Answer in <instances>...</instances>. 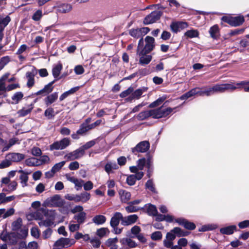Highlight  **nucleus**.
Masks as SVG:
<instances>
[{
    "label": "nucleus",
    "mask_w": 249,
    "mask_h": 249,
    "mask_svg": "<svg viewBox=\"0 0 249 249\" xmlns=\"http://www.w3.org/2000/svg\"><path fill=\"white\" fill-rule=\"evenodd\" d=\"M40 211L42 212L44 217L41 220L38 222L39 226L47 227L53 225L55 218L54 213L44 209H41Z\"/></svg>",
    "instance_id": "1"
},
{
    "label": "nucleus",
    "mask_w": 249,
    "mask_h": 249,
    "mask_svg": "<svg viewBox=\"0 0 249 249\" xmlns=\"http://www.w3.org/2000/svg\"><path fill=\"white\" fill-rule=\"evenodd\" d=\"M142 42L143 38H141L139 41L138 45L137 47V54L140 56V64L142 65H144L148 64L151 61L152 59V56L150 55H146L149 53H146L144 52L143 53H141V52H142L141 43H142Z\"/></svg>",
    "instance_id": "2"
},
{
    "label": "nucleus",
    "mask_w": 249,
    "mask_h": 249,
    "mask_svg": "<svg viewBox=\"0 0 249 249\" xmlns=\"http://www.w3.org/2000/svg\"><path fill=\"white\" fill-rule=\"evenodd\" d=\"M63 200L58 195L48 198L43 203L46 207H60L63 205Z\"/></svg>",
    "instance_id": "3"
},
{
    "label": "nucleus",
    "mask_w": 249,
    "mask_h": 249,
    "mask_svg": "<svg viewBox=\"0 0 249 249\" xmlns=\"http://www.w3.org/2000/svg\"><path fill=\"white\" fill-rule=\"evenodd\" d=\"M71 144V141L68 138H64L60 141H57L50 145V150H63L67 148Z\"/></svg>",
    "instance_id": "4"
},
{
    "label": "nucleus",
    "mask_w": 249,
    "mask_h": 249,
    "mask_svg": "<svg viewBox=\"0 0 249 249\" xmlns=\"http://www.w3.org/2000/svg\"><path fill=\"white\" fill-rule=\"evenodd\" d=\"M150 110L151 117L155 119H159L167 116L172 112L173 109L171 107H168L166 108L160 107L157 109H151Z\"/></svg>",
    "instance_id": "5"
},
{
    "label": "nucleus",
    "mask_w": 249,
    "mask_h": 249,
    "mask_svg": "<svg viewBox=\"0 0 249 249\" xmlns=\"http://www.w3.org/2000/svg\"><path fill=\"white\" fill-rule=\"evenodd\" d=\"M74 243L75 241L73 239L62 237L54 243L53 248L54 249H61L69 247Z\"/></svg>",
    "instance_id": "6"
},
{
    "label": "nucleus",
    "mask_w": 249,
    "mask_h": 249,
    "mask_svg": "<svg viewBox=\"0 0 249 249\" xmlns=\"http://www.w3.org/2000/svg\"><path fill=\"white\" fill-rule=\"evenodd\" d=\"M212 88L213 93L215 92H223L226 90H233L238 88L236 84H225L216 85Z\"/></svg>",
    "instance_id": "7"
},
{
    "label": "nucleus",
    "mask_w": 249,
    "mask_h": 249,
    "mask_svg": "<svg viewBox=\"0 0 249 249\" xmlns=\"http://www.w3.org/2000/svg\"><path fill=\"white\" fill-rule=\"evenodd\" d=\"M145 45L144 47H143V42L141 43L142 52L141 53L142 54L144 52L146 53H150L154 48L155 46V39L154 38L150 36H147L145 38Z\"/></svg>",
    "instance_id": "8"
},
{
    "label": "nucleus",
    "mask_w": 249,
    "mask_h": 249,
    "mask_svg": "<svg viewBox=\"0 0 249 249\" xmlns=\"http://www.w3.org/2000/svg\"><path fill=\"white\" fill-rule=\"evenodd\" d=\"M147 164L148 168L150 167V160L148 159L147 161L144 158L139 159L137 161V166H133L129 167V170L132 173H137L139 170H143L145 165Z\"/></svg>",
    "instance_id": "9"
},
{
    "label": "nucleus",
    "mask_w": 249,
    "mask_h": 249,
    "mask_svg": "<svg viewBox=\"0 0 249 249\" xmlns=\"http://www.w3.org/2000/svg\"><path fill=\"white\" fill-rule=\"evenodd\" d=\"M0 239L5 242L11 244H15L17 242V237L14 233H7L3 231L0 235Z\"/></svg>",
    "instance_id": "10"
},
{
    "label": "nucleus",
    "mask_w": 249,
    "mask_h": 249,
    "mask_svg": "<svg viewBox=\"0 0 249 249\" xmlns=\"http://www.w3.org/2000/svg\"><path fill=\"white\" fill-rule=\"evenodd\" d=\"M161 15V13L160 11H154L145 18L143 23L144 24L153 23L158 20Z\"/></svg>",
    "instance_id": "11"
},
{
    "label": "nucleus",
    "mask_w": 249,
    "mask_h": 249,
    "mask_svg": "<svg viewBox=\"0 0 249 249\" xmlns=\"http://www.w3.org/2000/svg\"><path fill=\"white\" fill-rule=\"evenodd\" d=\"M149 31L150 29L148 27L132 29L129 31V34L134 37L139 38L145 35Z\"/></svg>",
    "instance_id": "12"
},
{
    "label": "nucleus",
    "mask_w": 249,
    "mask_h": 249,
    "mask_svg": "<svg viewBox=\"0 0 249 249\" xmlns=\"http://www.w3.org/2000/svg\"><path fill=\"white\" fill-rule=\"evenodd\" d=\"M84 154L85 152L79 148L65 155L64 158L68 160H73L82 157Z\"/></svg>",
    "instance_id": "13"
},
{
    "label": "nucleus",
    "mask_w": 249,
    "mask_h": 249,
    "mask_svg": "<svg viewBox=\"0 0 249 249\" xmlns=\"http://www.w3.org/2000/svg\"><path fill=\"white\" fill-rule=\"evenodd\" d=\"M150 146V144L148 141H142L139 143L135 147L132 149L133 153L141 152L144 153L147 151Z\"/></svg>",
    "instance_id": "14"
},
{
    "label": "nucleus",
    "mask_w": 249,
    "mask_h": 249,
    "mask_svg": "<svg viewBox=\"0 0 249 249\" xmlns=\"http://www.w3.org/2000/svg\"><path fill=\"white\" fill-rule=\"evenodd\" d=\"M124 217L123 214L120 212H116L112 216L110 221V224L112 227H117L119 224L120 221H121V223L122 222L123 219Z\"/></svg>",
    "instance_id": "15"
},
{
    "label": "nucleus",
    "mask_w": 249,
    "mask_h": 249,
    "mask_svg": "<svg viewBox=\"0 0 249 249\" xmlns=\"http://www.w3.org/2000/svg\"><path fill=\"white\" fill-rule=\"evenodd\" d=\"M138 217L136 214H132L125 217L123 219L122 225L124 226H129L133 224L137 221Z\"/></svg>",
    "instance_id": "16"
},
{
    "label": "nucleus",
    "mask_w": 249,
    "mask_h": 249,
    "mask_svg": "<svg viewBox=\"0 0 249 249\" xmlns=\"http://www.w3.org/2000/svg\"><path fill=\"white\" fill-rule=\"evenodd\" d=\"M7 155L12 163L19 162L25 157L24 154L19 153H10Z\"/></svg>",
    "instance_id": "17"
},
{
    "label": "nucleus",
    "mask_w": 249,
    "mask_h": 249,
    "mask_svg": "<svg viewBox=\"0 0 249 249\" xmlns=\"http://www.w3.org/2000/svg\"><path fill=\"white\" fill-rule=\"evenodd\" d=\"M176 221L179 225H183L187 229L192 230L195 229L196 225L194 223L189 222L183 218H178Z\"/></svg>",
    "instance_id": "18"
},
{
    "label": "nucleus",
    "mask_w": 249,
    "mask_h": 249,
    "mask_svg": "<svg viewBox=\"0 0 249 249\" xmlns=\"http://www.w3.org/2000/svg\"><path fill=\"white\" fill-rule=\"evenodd\" d=\"M36 74V71L35 69L32 70L31 71L27 72L26 75L28 79L27 85L29 88L33 87L35 84L34 77Z\"/></svg>",
    "instance_id": "19"
},
{
    "label": "nucleus",
    "mask_w": 249,
    "mask_h": 249,
    "mask_svg": "<svg viewBox=\"0 0 249 249\" xmlns=\"http://www.w3.org/2000/svg\"><path fill=\"white\" fill-rule=\"evenodd\" d=\"M146 89H140L132 92V94L126 99L128 101H131L133 99H139L143 92L145 91Z\"/></svg>",
    "instance_id": "20"
},
{
    "label": "nucleus",
    "mask_w": 249,
    "mask_h": 249,
    "mask_svg": "<svg viewBox=\"0 0 249 249\" xmlns=\"http://www.w3.org/2000/svg\"><path fill=\"white\" fill-rule=\"evenodd\" d=\"M119 194L121 200L123 203H126L130 199L131 194L127 191L120 190L119 191Z\"/></svg>",
    "instance_id": "21"
},
{
    "label": "nucleus",
    "mask_w": 249,
    "mask_h": 249,
    "mask_svg": "<svg viewBox=\"0 0 249 249\" xmlns=\"http://www.w3.org/2000/svg\"><path fill=\"white\" fill-rule=\"evenodd\" d=\"M58 98V93L53 92L48 95L44 99V102L46 106H48L55 102Z\"/></svg>",
    "instance_id": "22"
},
{
    "label": "nucleus",
    "mask_w": 249,
    "mask_h": 249,
    "mask_svg": "<svg viewBox=\"0 0 249 249\" xmlns=\"http://www.w3.org/2000/svg\"><path fill=\"white\" fill-rule=\"evenodd\" d=\"M16 143H19V140L18 138L14 137L10 139L7 143H5L2 148V151H7L11 146L16 144Z\"/></svg>",
    "instance_id": "23"
},
{
    "label": "nucleus",
    "mask_w": 249,
    "mask_h": 249,
    "mask_svg": "<svg viewBox=\"0 0 249 249\" xmlns=\"http://www.w3.org/2000/svg\"><path fill=\"white\" fill-rule=\"evenodd\" d=\"M33 107V105L31 104L27 107H24L22 109L19 110L17 113L19 117L25 116L31 112Z\"/></svg>",
    "instance_id": "24"
},
{
    "label": "nucleus",
    "mask_w": 249,
    "mask_h": 249,
    "mask_svg": "<svg viewBox=\"0 0 249 249\" xmlns=\"http://www.w3.org/2000/svg\"><path fill=\"white\" fill-rule=\"evenodd\" d=\"M236 230L235 225H231L225 227L220 229V232L221 234L230 235L232 234Z\"/></svg>",
    "instance_id": "25"
},
{
    "label": "nucleus",
    "mask_w": 249,
    "mask_h": 249,
    "mask_svg": "<svg viewBox=\"0 0 249 249\" xmlns=\"http://www.w3.org/2000/svg\"><path fill=\"white\" fill-rule=\"evenodd\" d=\"M120 243L123 245H127L129 248H135L137 246V243L131 239L124 238L120 240Z\"/></svg>",
    "instance_id": "26"
},
{
    "label": "nucleus",
    "mask_w": 249,
    "mask_h": 249,
    "mask_svg": "<svg viewBox=\"0 0 249 249\" xmlns=\"http://www.w3.org/2000/svg\"><path fill=\"white\" fill-rule=\"evenodd\" d=\"M118 241V238L116 237L109 238L107 240L106 244L107 246L109 248V249H117L118 246L117 245V243Z\"/></svg>",
    "instance_id": "27"
},
{
    "label": "nucleus",
    "mask_w": 249,
    "mask_h": 249,
    "mask_svg": "<svg viewBox=\"0 0 249 249\" xmlns=\"http://www.w3.org/2000/svg\"><path fill=\"white\" fill-rule=\"evenodd\" d=\"M244 21L243 16L231 17V25L232 26H238L242 24Z\"/></svg>",
    "instance_id": "28"
},
{
    "label": "nucleus",
    "mask_w": 249,
    "mask_h": 249,
    "mask_svg": "<svg viewBox=\"0 0 249 249\" xmlns=\"http://www.w3.org/2000/svg\"><path fill=\"white\" fill-rule=\"evenodd\" d=\"M9 75L8 73H6L0 78V95H1L3 92L6 90L5 80L8 77Z\"/></svg>",
    "instance_id": "29"
},
{
    "label": "nucleus",
    "mask_w": 249,
    "mask_h": 249,
    "mask_svg": "<svg viewBox=\"0 0 249 249\" xmlns=\"http://www.w3.org/2000/svg\"><path fill=\"white\" fill-rule=\"evenodd\" d=\"M86 213L85 212H82L74 216L73 218L76 220L78 223L82 224L86 219Z\"/></svg>",
    "instance_id": "30"
},
{
    "label": "nucleus",
    "mask_w": 249,
    "mask_h": 249,
    "mask_svg": "<svg viewBox=\"0 0 249 249\" xmlns=\"http://www.w3.org/2000/svg\"><path fill=\"white\" fill-rule=\"evenodd\" d=\"M23 97V94L21 92H17L15 93L12 97V104H17L20 101Z\"/></svg>",
    "instance_id": "31"
},
{
    "label": "nucleus",
    "mask_w": 249,
    "mask_h": 249,
    "mask_svg": "<svg viewBox=\"0 0 249 249\" xmlns=\"http://www.w3.org/2000/svg\"><path fill=\"white\" fill-rule=\"evenodd\" d=\"M53 89V87H51L50 84H47L44 88L39 91H38L36 94V95H39L42 94H49L51 93Z\"/></svg>",
    "instance_id": "32"
},
{
    "label": "nucleus",
    "mask_w": 249,
    "mask_h": 249,
    "mask_svg": "<svg viewBox=\"0 0 249 249\" xmlns=\"http://www.w3.org/2000/svg\"><path fill=\"white\" fill-rule=\"evenodd\" d=\"M79 89L78 87H74L71 89L70 90L64 92L59 97L60 101H63L69 95L72 94L75 92Z\"/></svg>",
    "instance_id": "33"
},
{
    "label": "nucleus",
    "mask_w": 249,
    "mask_h": 249,
    "mask_svg": "<svg viewBox=\"0 0 249 249\" xmlns=\"http://www.w3.org/2000/svg\"><path fill=\"white\" fill-rule=\"evenodd\" d=\"M106 221V218L103 215H97L92 219V221L97 225H101L104 223Z\"/></svg>",
    "instance_id": "34"
},
{
    "label": "nucleus",
    "mask_w": 249,
    "mask_h": 249,
    "mask_svg": "<svg viewBox=\"0 0 249 249\" xmlns=\"http://www.w3.org/2000/svg\"><path fill=\"white\" fill-rule=\"evenodd\" d=\"M25 164L28 166H37L38 165V159L31 157L25 161Z\"/></svg>",
    "instance_id": "35"
},
{
    "label": "nucleus",
    "mask_w": 249,
    "mask_h": 249,
    "mask_svg": "<svg viewBox=\"0 0 249 249\" xmlns=\"http://www.w3.org/2000/svg\"><path fill=\"white\" fill-rule=\"evenodd\" d=\"M72 9V6L70 4H63L58 7V10L62 13H66L70 12Z\"/></svg>",
    "instance_id": "36"
},
{
    "label": "nucleus",
    "mask_w": 249,
    "mask_h": 249,
    "mask_svg": "<svg viewBox=\"0 0 249 249\" xmlns=\"http://www.w3.org/2000/svg\"><path fill=\"white\" fill-rule=\"evenodd\" d=\"M62 69V65L60 63L56 64L53 69L52 72L53 76L55 78L57 77L59 75Z\"/></svg>",
    "instance_id": "37"
},
{
    "label": "nucleus",
    "mask_w": 249,
    "mask_h": 249,
    "mask_svg": "<svg viewBox=\"0 0 249 249\" xmlns=\"http://www.w3.org/2000/svg\"><path fill=\"white\" fill-rule=\"evenodd\" d=\"M18 172L21 173L19 178L21 180V184L22 187H24L27 185V182L28 180L27 174L22 170H19Z\"/></svg>",
    "instance_id": "38"
},
{
    "label": "nucleus",
    "mask_w": 249,
    "mask_h": 249,
    "mask_svg": "<svg viewBox=\"0 0 249 249\" xmlns=\"http://www.w3.org/2000/svg\"><path fill=\"white\" fill-rule=\"evenodd\" d=\"M10 21V18L7 16L5 18L0 17V32H2L5 27Z\"/></svg>",
    "instance_id": "39"
},
{
    "label": "nucleus",
    "mask_w": 249,
    "mask_h": 249,
    "mask_svg": "<svg viewBox=\"0 0 249 249\" xmlns=\"http://www.w3.org/2000/svg\"><path fill=\"white\" fill-rule=\"evenodd\" d=\"M22 220L21 218H18L12 223V229L13 231L18 230L21 227Z\"/></svg>",
    "instance_id": "40"
},
{
    "label": "nucleus",
    "mask_w": 249,
    "mask_h": 249,
    "mask_svg": "<svg viewBox=\"0 0 249 249\" xmlns=\"http://www.w3.org/2000/svg\"><path fill=\"white\" fill-rule=\"evenodd\" d=\"M38 165H41L45 164H49L51 162V160L49 156L47 155L40 156L38 159Z\"/></svg>",
    "instance_id": "41"
},
{
    "label": "nucleus",
    "mask_w": 249,
    "mask_h": 249,
    "mask_svg": "<svg viewBox=\"0 0 249 249\" xmlns=\"http://www.w3.org/2000/svg\"><path fill=\"white\" fill-rule=\"evenodd\" d=\"M8 158L6 155L5 159L0 163V169L7 168L12 164V162Z\"/></svg>",
    "instance_id": "42"
},
{
    "label": "nucleus",
    "mask_w": 249,
    "mask_h": 249,
    "mask_svg": "<svg viewBox=\"0 0 249 249\" xmlns=\"http://www.w3.org/2000/svg\"><path fill=\"white\" fill-rule=\"evenodd\" d=\"M218 32L219 29L217 25H214L212 27L209 31L211 36L213 38H216L217 37Z\"/></svg>",
    "instance_id": "43"
},
{
    "label": "nucleus",
    "mask_w": 249,
    "mask_h": 249,
    "mask_svg": "<svg viewBox=\"0 0 249 249\" xmlns=\"http://www.w3.org/2000/svg\"><path fill=\"white\" fill-rule=\"evenodd\" d=\"M151 117V110H146L144 111H142L140 112L138 115V117L139 119L141 120H143L145 119L146 118Z\"/></svg>",
    "instance_id": "44"
},
{
    "label": "nucleus",
    "mask_w": 249,
    "mask_h": 249,
    "mask_svg": "<svg viewBox=\"0 0 249 249\" xmlns=\"http://www.w3.org/2000/svg\"><path fill=\"white\" fill-rule=\"evenodd\" d=\"M198 32L196 30H188L185 33V36L189 38L197 37L198 36Z\"/></svg>",
    "instance_id": "45"
},
{
    "label": "nucleus",
    "mask_w": 249,
    "mask_h": 249,
    "mask_svg": "<svg viewBox=\"0 0 249 249\" xmlns=\"http://www.w3.org/2000/svg\"><path fill=\"white\" fill-rule=\"evenodd\" d=\"M196 89H193L190 90L189 91L186 92L183 95H182L180 97V99L181 100L186 99H188L195 95H196Z\"/></svg>",
    "instance_id": "46"
},
{
    "label": "nucleus",
    "mask_w": 249,
    "mask_h": 249,
    "mask_svg": "<svg viewBox=\"0 0 249 249\" xmlns=\"http://www.w3.org/2000/svg\"><path fill=\"white\" fill-rule=\"evenodd\" d=\"M80 226V224L78 223L75 224L73 221H71L69 225V229L71 232H74L79 229Z\"/></svg>",
    "instance_id": "47"
},
{
    "label": "nucleus",
    "mask_w": 249,
    "mask_h": 249,
    "mask_svg": "<svg viewBox=\"0 0 249 249\" xmlns=\"http://www.w3.org/2000/svg\"><path fill=\"white\" fill-rule=\"evenodd\" d=\"M134 205L130 202L129 205L125 208L126 211L127 213H134L138 211L140 209L139 207L134 206Z\"/></svg>",
    "instance_id": "48"
},
{
    "label": "nucleus",
    "mask_w": 249,
    "mask_h": 249,
    "mask_svg": "<svg viewBox=\"0 0 249 249\" xmlns=\"http://www.w3.org/2000/svg\"><path fill=\"white\" fill-rule=\"evenodd\" d=\"M44 115L48 119H52L54 116L53 109L51 107L48 108L45 111Z\"/></svg>",
    "instance_id": "49"
},
{
    "label": "nucleus",
    "mask_w": 249,
    "mask_h": 249,
    "mask_svg": "<svg viewBox=\"0 0 249 249\" xmlns=\"http://www.w3.org/2000/svg\"><path fill=\"white\" fill-rule=\"evenodd\" d=\"M172 232H174V234H177L178 236H184L188 234L187 232L182 231L178 227L174 228L172 230Z\"/></svg>",
    "instance_id": "50"
},
{
    "label": "nucleus",
    "mask_w": 249,
    "mask_h": 249,
    "mask_svg": "<svg viewBox=\"0 0 249 249\" xmlns=\"http://www.w3.org/2000/svg\"><path fill=\"white\" fill-rule=\"evenodd\" d=\"M147 213L149 215H156L158 213V211L155 206L149 205L147 208Z\"/></svg>",
    "instance_id": "51"
},
{
    "label": "nucleus",
    "mask_w": 249,
    "mask_h": 249,
    "mask_svg": "<svg viewBox=\"0 0 249 249\" xmlns=\"http://www.w3.org/2000/svg\"><path fill=\"white\" fill-rule=\"evenodd\" d=\"M42 17V12L41 10H37L33 15L32 19L34 21H39Z\"/></svg>",
    "instance_id": "52"
},
{
    "label": "nucleus",
    "mask_w": 249,
    "mask_h": 249,
    "mask_svg": "<svg viewBox=\"0 0 249 249\" xmlns=\"http://www.w3.org/2000/svg\"><path fill=\"white\" fill-rule=\"evenodd\" d=\"M31 152L33 156L36 157L40 156L42 154V151L40 148L35 146L31 149Z\"/></svg>",
    "instance_id": "53"
},
{
    "label": "nucleus",
    "mask_w": 249,
    "mask_h": 249,
    "mask_svg": "<svg viewBox=\"0 0 249 249\" xmlns=\"http://www.w3.org/2000/svg\"><path fill=\"white\" fill-rule=\"evenodd\" d=\"M65 163L66 162L65 161H62L57 163L55 164L52 168L55 173H56L62 168V167L65 165Z\"/></svg>",
    "instance_id": "54"
},
{
    "label": "nucleus",
    "mask_w": 249,
    "mask_h": 249,
    "mask_svg": "<svg viewBox=\"0 0 249 249\" xmlns=\"http://www.w3.org/2000/svg\"><path fill=\"white\" fill-rule=\"evenodd\" d=\"M109 231L107 228H102L97 231L96 234L100 237L104 236Z\"/></svg>",
    "instance_id": "55"
},
{
    "label": "nucleus",
    "mask_w": 249,
    "mask_h": 249,
    "mask_svg": "<svg viewBox=\"0 0 249 249\" xmlns=\"http://www.w3.org/2000/svg\"><path fill=\"white\" fill-rule=\"evenodd\" d=\"M89 130V128H88L87 125L83 124H81L80 128L77 131V133L78 134L82 135Z\"/></svg>",
    "instance_id": "56"
},
{
    "label": "nucleus",
    "mask_w": 249,
    "mask_h": 249,
    "mask_svg": "<svg viewBox=\"0 0 249 249\" xmlns=\"http://www.w3.org/2000/svg\"><path fill=\"white\" fill-rule=\"evenodd\" d=\"M134 89L132 87H129L126 90L123 91L120 95L121 97H126L129 95H131Z\"/></svg>",
    "instance_id": "57"
},
{
    "label": "nucleus",
    "mask_w": 249,
    "mask_h": 249,
    "mask_svg": "<svg viewBox=\"0 0 249 249\" xmlns=\"http://www.w3.org/2000/svg\"><path fill=\"white\" fill-rule=\"evenodd\" d=\"M81 195V202L83 203L86 202L90 198V195L87 192H84L80 194Z\"/></svg>",
    "instance_id": "58"
},
{
    "label": "nucleus",
    "mask_w": 249,
    "mask_h": 249,
    "mask_svg": "<svg viewBox=\"0 0 249 249\" xmlns=\"http://www.w3.org/2000/svg\"><path fill=\"white\" fill-rule=\"evenodd\" d=\"M136 181V177L134 176V175H129L126 178V182L129 185H133Z\"/></svg>",
    "instance_id": "59"
},
{
    "label": "nucleus",
    "mask_w": 249,
    "mask_h": 249,
    "mask_svg": "<svg viewBox=\"0 0 249 249\" xmlns=\"http://www.w3.org/2000/svg\"><path fill=\"white\" fill-rule=\"evenodd\" d=\"M95 142L94 141H91L87 142L86 144H85L84 145H83L80 148L83 150V152H85V150H87L92 147L95 144Z\"/></svg>",
    "instance_id": "60"
},
{
    "label": "nucleus",
    "mask_w": 249,
    "mask_h": 249,
    "mask_svg": "<svg viewBox=\"0 0 249 249\" xmlns=\"http://www.w3.org/2000/svg\"><path fill=\"white\" fill-rule=\"evenodd\" d=\"M17 183L15 181H11L8 185L7 189H6V191H13L16 189L17 186Z\"/></svg>",
    "instance_id": "61"
},
{
    "label": "nucleus",
    "mask_w": 249,
    "mask_h": 249,
    "mask_svg": "<svg viewBox=\"0 0 249 249\" xmlns=\"http://www.w3.org/2000/svg\"><path fill=\"white\" fill-rule=\"evenodd\" d=\"M84 182V181L83 180L76 178L73 183L74 184L75 187L76 188V190H78L79 189L81 188Z\"/></svg>",
    "instance_id": "62"
},
{
    "label": "nucleus",
    "mask_w": 249,
    "mask_h": 249,
    "mask_svg": "<svg viewBox=\"0 0 249 249\" xmlns=\"http://www.w3.org/2000/svg\"><path fill=\"white\" fill-rule=\"evenodd\" d=\"M9 61V57L8 56H5L2 57L0 61V70H1L5 65H6Z\"/></svg>",
    "instance_id": "63"
},
{
    "label": "nucleus",
    "mask_w": 249,
    "mask_h": 249,
    "mask_svg": "<svg viewBox=\"0 0 249 249\" xmlns=\"http://www.w3.org/2000/svg\"><path fill=\"white\" fill-rule=\"evenodd\" d=\"M162 237V234L160 231H157L153 232L151 234V238L154 240H160Z\"/></svg>",
    "instance_id": "64"
}]
</instances>
